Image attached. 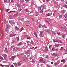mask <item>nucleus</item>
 Masks as SVG:
<instances>
[{"mask_svg":"<svg viewBox=\"0 0 67 67\" xmlns=\"http://www.w3.org/2000/svg\"><path fill=\"white\" fill-rule=\"evenodd\" d=\"M15 35H17V34H14V33L12 34L9 35V37H13L15 36Z\"/></svg>","mask_w":67,"mask_h":67,"instance_id":"f257e3e1","label":"nucleus"},{"mask_svg":"<svg viewBox=\"0 0 67 67\" xmlns=\"http://www.w3.org/2000/svg\"><path fill=\"white\" fill-rule=\"evenodd\" d=\"M44 8V7L43 6H41V7L38 8V10H43Z\"/></svg>","mask_w":67,"mask_h":67,"instance_id":"f03ea898","label":"nucleus"},{"mask_svg":"<svg viewBox=\"0 0 67 67\" xmlns=\"http://www.w3.org/2000/svg\"><path fill=\"white\" fill-rule=\"evenodd\" d=\"M3 56H4V59L5 60H7V57L8 56L6 54H3Z\"/></svg>","mask_w":67,"mask_h":67,"instance_id":"7ed1b4c3","label":"nucleus"},{"mask_svg":"<svg viewBox=\"0 0 67 67\" xmlns=\"http://www.w3.org/2000/svg\"><path fill=\"white\" fill-rule=\"evenodd\" d=\"M44 52H47L48 51V48H47V47L46 46L45 47V49L43 51Z\"/></svg>","mask_w":67,"mask_h":67,"instance_id":"20e7f679","label":"nucleus"},{"mask_svg":"<svg viewBox=\"0 0 67 67\" xmlns=\"http://www.w3.org/2000/svg\"><path fill=\"white\" fill-rule=\"evenodd\" d=\"M62 29L63 30H64V31H65L66 32H67V28H66L64 27H62Z\"/></svg>","mask_w":67,"mask_h":67,"instance_id":"39448f33","label":"nucleus"},{"mask_svg":"<svg viewBox=\"0 0 67 67\" xmlns=\"http://www.w3.org/2000/svg\"><path fill=\"white\" fill-rule=\"evenodd\" d=\"M43 32L42 31H40V35L41 36V37H43V36H44V35H43Z\"/></svg>","mask_w":67,"mask_h":67,"instance_id":"423d86ee","label":"nucleus"},{"mask_svg":"<svg viewBox=\"0 0 67 67\" xmlns=\"http://www.w3.org/2000/svg\"><path fill=\"white\" fill-rule=\"evenodd\" d=\"M9 23H10V24H11L12 25H14V24H15L14 22H13L12 21H9Z\"/></svg>","mask_w":67,"mask_h":67,"instance_id":"0eeeda50","label":"nucleus"},{"mask_svg":"<svg viewBox=\"0 0 67 67\" xmlns=\"http://www.w3.org/2000/svg\"><path fill=\"white\" fill-rule=\"evenodd\" d=\"M64 18H65V20H67V13H66L64 15Z\"/></svg>","mask_w":67,"mask_h":67,"instance_id":"6e6552de","label":"nucleus"},{"mask_svg":"<svg viewBox=\"0 0 67 67\" xmlns=\"http://www.w3.org/2000/svg\"><path fill=\"white\" fill-rule=\"evenodd\" d=\"M26 37H27V39H28V40H31V37H30L27 35L26 36Z\"/></svg>","mask_w":67,"mask_h":67,"instance_id":"1a4fd4ad","label":"nucleus"},{"mask_svg":"<svg viewBox=\"0 0 67 67\" xmlns=\"http://www.w3.org/2000/svg\"><path fill=\"white\" fill-rule=\"evenodd\" d=\"M52 55L53 56H54V57H57V54H55V53H54Z\"/></svg>","mask_w":67,"mask_h":67,"instance_id":"9d476101","label":"nucleus"},{"mask_svg":"<svg viewBox=\"0 0 67 67\" xmlns=\"http://www.w3.org/2000/svg\"><path fill=\"white\" fill-rule=\"evenodd\" d=\"M59 46V44H56L54 45V46H55L56 47H58Z\"/></svg>","mask_w":67,"mask_h":67,"instance_id":"9b49d317","label":"nucleus"},{"mask_svg":"<svg viewBox=\"0 0 67 67\" xmlns=\"http://www.w3.org/2000/svg\"><path fill=\"white\" fill-rule=\"evenodd\" d=\"M18 15V14L16 13L13 15V17H15V16H17V15Z\"/></svg>","mask_w":67,"mask_h":67,"instance_id":"f8f14e48","label":"nucleus"},{"mask_svg":"<svg viewBox=\"0 0 67 67\" xmlns=\"http://www.w3.org/2000/svg\"><path fill=\"white\" fill-rule=\"evenodd\" d=\"M46 15L47 16H50V15H52V14L51 13H49L47 14Z\"/></svg>","mask_w":67,"mask_h":67,"instance_id":"ddd939ff","label":"nucleus"},{"mask_svg":"<svg viewBox=\"0 0 67 67\" xmlns=\"http://www.w3.org/2000/svg\"><path fill=\"white\" fill-rule=\"evenodd\" d=\"M15 56H13L11 57V59L12 60H13L14 58H15Z\"/></svg>","mask_w":67,"mask_h":67,"instance_id":"4468645a","label":"nucleus"},{"mask_svg":"<svg viewBox=\"0 0 67 67\" xmlns=\"http://www.w3.org/2000/svg\"><path fill=\"white\" fill-rule=\"evenodd\" d=\"M9 18L10 19V20H12V19H13V18H12V16L11 15H10L9 16Z\"/></svg>","mask_w":67,"mask_h":67,"instance_id":"2eb2a0df","label":"nucleus"},{"mask_svg":"<svg viewBox=\"0 0 67 67\" xmlns=\"http://www.w3.org/2000/svg\"><path fill=\"white\" fill-rule=\"evenodd\" d=\"M26 58L24 57L23 58V60L24 62H26Z\"/></svg>","mask_w":67,"mask_h":67,"instance_id":"dca6fc26","label":"nucleus"},{"mask_svg":"<svg viewBox=\"0 0 67 67\" xmlns=\"http://www.w3.org/2000/svg\"><path fill=\"white\" fill-rule=\"evenodd\" d=\"M23 44V43H22V42H20L19 43H18V45H22Z\"/></svg>","mask_w":67,"mask_h":67,"instance_id":"f3484780","label":"nucleus"},{"mask_svg":"<svg viewBox=\"0 0 67 67\" xmlns=\"http://www.w3.org/2000/svg\"><path fill=\"white\" fill-rule=\"evenodd\" d=\"M61 62L64 63V62H66V60L64 59L62 60L61 61Z\"/></svg>","mask_w":67,"mask_h":67,"instance_id":"a211bd4d","label":"nucleus"},{"mask_svg":"<svg viewBox=\"0 0 67 67\" xmlns=\"http://www.w3.org/2000/svg\"><path fill=\"white\" fill-rule=\"evenodd\" d=\"M62 37L63 38H66V36H65V35L64 34L63 35Z\"/></svg>","mask_w":67,"mask_h":67,"instance_id":"6ab92c4d","label":"nucleus"},{"mask_svg":"<svg viewBox=\"0 0 67 67\" xmlns=\"http://www.w3.org/2000/svg\"><path fill=\"white\" fill-rule=\"evenodd\" d=\"M31 5H32V6H33V5H34V2L32 1L31 3Z\"/></svg>","mask_w":67,"mask_h":67,"instance_id":"aec40b11","label":"nucleus"},{"mask_svg":"<svg viewBox=\"0 0 67 67\" xmlns=\"http://www.w3.org/2000/svg\"><path fill=\"white\" fill-rule=\"evenodd\" d=\"M52 33L53 34H54V35H56V33L54 31H52Z\"/></svg>","mask_w":67,"mask_h":67,"instance_id":"412c9836","label":"nucleus"},{"mask_svg":"<svg viewBox=\"0 0 67 67\" xmlns=\"http://www.w3.org/2000/svg\"><path fill=\"white\" fill-rule=\"evenodd\" d=\"M34 35H35V36H36V37H37V34H36V32H34Z\"/></svg>","mask_w":67,"mask_h":67,"instance_id":"4be33fe9","label":"nucleus"},{"mask_svg":"<svg viewBox=\"0 0 67 67\" xmlns=\"http://www.w3.org/2000/svg\"><path fill=\"white\" fill-rule=\"evenodd\" d=\"M53 42H57V43H58V40L55 41L54 40H53Z\"/></svg>","mask_w":67,"mask_h":67,"instance_id":"5701e85b","label":"nucleus"},{"mask_svg":"<svg viewBox=\"0 0 67 67\" xmlns=\"http://www.w3.org/2000/svg\"><path fill=\"white\" fill-rule=\"evenodd\" d=\"M5 31L7 33H8V32H9V30L7 29H5Z\"/></svg>","mask_w":67,"mask_h":67,"instance_id":"b1692460","label":"nucleus"},{"mask_svg":"<svg viewBox=\"0 0 67 67\" xmlns=\"http://www.w3.org/2000/svg\"><path fill=\"white\" fill-rule=\"evenodd\" d=\"M55 6L56 7H59V5L56 3L55 4Z\"/></svg>","mask_w":67,"mask_h":67,"instance_id":"393cba45","label":"nucleus"},{"mask_svg":"<svg viewBox=\"0 0 67 67\" xmlns=\"http://www.w3.org/2000/svg\"><path fill=\"white\" fill-rule=\"evenodd\" d=\"M42 63H45V60H42Z\"/></svg>","mask_w":67,"mask_h":67,"instance_id":"a878e982","label":"nucleus"},{"mask_svg":"<svg viewBox=\"0 0 67 67\" xmlns=\"http://www.w3.org/2000/svg\"><path fill=\"white\" fill-rule=\"evenodd\" d=\"M2 62L3 63H6V61L4 60H2Z\"/></svg>","mask_w":67,"mask_h":67,"instance_id":"bb28decb","label":"nucleus"},{"mask_svg":"<svg viewBox=\"0 0 67 67\" xmlns=\"http://www.w3.org/2000/svg\"><path fill=\"white\" fill-rule=\"evenodd\" d=\"M23 63V61H20L19 62L20 64H22Z\"/></svg>","mask_w":67,"mask_h":67,"instance_id":"cd10ccee","label":"nucleus"},{"mask_svg":"<svg viewBox=\"0 0 67 67\" xmlns=\"http://www.w3.org/2000/svg\"><path fill=\"white\" fill-rule=\"evenodd\" d=\"M53 2L54 4H56V2L55 1H53Z\"/></svg>","mask_w":67,"mask_h":67,"instance_id":"c85d7f7f","label":"nucleus"},{"mask_svg":"<svg viewBox=\"0 0 67 67\" xmlns=\"http://www.w3.org/2000/svg\"><path fill=\"white\" fill-rule=\"evenodd\" d=\"M41 26H42V25L40 24L38 26L39 28H41Z\"/></svg>","mask_w":67,"mask_h":67,"instance_id":"c756f323","label":"nucleus"},{"mask_svg":"<svg viewBox=\"0 0 67 67\" xmlns=\"http://www.w3.org/2000/svg\"><path fill=\"white\" fill-rule=\"evenodd\" d=\"M16 49L17 50V51H20V48H16Z\"/></svg>","mask_w":67,"mask_h":67,"instance_id":"7c9ffc66","label":"nucleus"},{"mask_svg":"<svg viewBox=\"0 0 67 67\" xmlns=\"http://www.w3.org/2000/svg\"><path fill=\"white\" fill-rule=\"evenodd\" d=\"M42 60H43V59H41L40 60V61L41 63H42Z\"/></svg>","mask_w":67,"mask_h":67,"instance_id":"2f4dec72","label":"nucleus"},{"mask_svg":"<svg viewBox=\"0 0 67 67\" xmlns=\"http://www.w3.org/2000/svg\"><path fill=\"white\" fill-rule=\"evenodd\" d=\"M47 33L48 34L50 33V31L49 30H47Z\"/></svg>","mask_w":67,"mask_h":67,"instance_id":"473e14b6","label":"nucleus"},{"mask_svg":"<svg viewBox=\"0 0 67 67\" xmlns=\"http://www.w3.org/2000/svg\"><path fill=\"white\" fill-rule=\"evenodd\" d=\"M58 64H59V63L57 62V63H55L54 64V65H58Z\"/></svg>","mask_w":67,"mask_h":67,"instance_id":"72a5a7b5","label":"nucleus"},{"mask_svg":"<svg viewBox=\"0 0 67 67\" xmlns=\"http://www.w3.org/2000/svg\"><path fill=\"white\" fill-rule=\"evenodd\" d=\"M15 11H11L9 12V13H11V12H15Z\"/></svg>","mask_w":67,"mask_h":67,"instance_id":"f704fd0d","label":"nucleus"},{"mask_svg":"<svg viewBox=\"0 0 67 67\" xmlns=\"http://www.w3.org/2000/svg\"><path fill=\"white\" fill-rule=\"evenodd\" d=\"M63 49H64V47H61L60 49V50L62 51V50H63Z\"/></svg>","mask_w":67,"mask_h":67,"instance_id":"c9c22d12","label":"nucleus"},{"mask_svg":"<svg viewBox=\"0 0 67 67\" xmlns=\"http://www.w3.org/2000/svg\"><path fill=\"white\" fill-rule=\"evenodd\" d=\"M52 45H51L49 46V48L50 49H51V47H52Z\"/></svg>","mask_w":67,"mask_h":67,"instance_id":"e433bc0d","label":"nucleus"},{"mask_svg":"<svg viewBox=\"0 0 67 67\" xmlns=\"http://www.w3.org/2000/svg\"><path fill=\"white\" fill-rule=\"evenodd\" d=\"M47 67H52L51 66H50L49 65H47Z\"/></svg>","mask_w":67,"mask_h":67,"instance_id":"4c0bfd02","label":"nucleus"},{"mask_svg":"<svg viewBox=\"0 0 67 67\" xmlns=\"http://www.w3.org/2000/svg\"><path fill=\"white\" fill-rule=\"evenodd\" d=\"M22 30H23V27H22L21 28V32Z\"/></svg>","mask_w":67,"mask_h":67,"instance_id":"58836bf2","label":"nucleus"},{"mask_svg":"<svg viewBox=\"0 0 67 67\" xmlns=\"http://www.w3.org/2000/svg\"><path fill=\"white\" fill-rule=\"evenodd\" d=\"M12 41H13V43H16V42H15V41L14 40H13Z\"/></svg>","mask_w":67,"mask_h":67,"instance_id":"ea45409f","label":"nucleus"},{"mask_svg":"<svg viewBox=\"0 0 67 67\" xmlns=\"http://www.w3.org/2000/svg\"><path fill=\"white\" fill-rule=\"evenodd\" d=\"M17 5L18 6V7H19L20 8H21V7L20 5H19V4H17Z\"/></svg>","mask_w":67,"mask_h":67,"instance_id":"a19ab883","label":"nucleus"},{"mask_svg":"<svg viewBox=\"0 0 67 67\" xmlns=\"http://www.w3.org/2000/svg\"><path fill=\"white\" fill-rule=\"evenodd\" d=\"M9 67H14V66H13V65L12 64Z\"/></svg>","mask_w":67,"mask_h":67,"instance_id":"79ce46f5","label":"nucleus"},{"mask_svg":"<svg viewBox=\"0 0 67 67\" xmlns=\"http://www.w3.org/2000/svg\"><path fill=\"white\" fill-rule=\"evenodd\" d=\"M8 26L7 25H6V29H8Z\"/></svg>","mask_w":67,"mask_h":67,"instance_id":"37998d69","label":"nucleus"},{"mask_svg":"<svg viewBox=\"0 0 67 67\" xmlns=\"http://www.w3.org/2000/svg\"><path fill=\"white\" fill-rule=\"evenodd\" d=\"M5 52L7 54H8L9 53V51H6Z\"/></svg>","mask_w":67,"mask_h":67,"instance_id":"c03bdc74","label":"nucleus"},{"mask_svg":"<svg viewBox=\"0 0 67 67\" xmlns=\"http://www.w3.org/2000/svg\"><path fill=\"white\" fill-rule=\"evenodd\" d=\"M62 15H60L59 16V18H62Z\"/></svg>","mask_w":67,"mask_h":67,"instance_id":"a18cd8bd","label":"nucleus"},{"mask_svg":"<svg viewBox=\"0 0 67 67\" xmlns=\"http://www.w3.org/2000/svg\"><path fill=\"white\" fill-rule=\"evenodd\" d=\"M4 23H7V21L5 20H4Z\"/></svg>","mask_w":67,"mask_h":67,"instance_id":"49530a36","label":"nucleus"},{"mask_svg":"<svg viewBox=\"0 0 67 67\" xmlns=\"http://www.w3.org/2000/svg\"><path fill=\"white\" fill-rule=\"evenodd\" d=\"M0 66H1V67H4V65H2V64H0Z\"/></svg>","mask_w":67,"mask_h":67,"instance_id":"de8ad7c7","label":"nucleus"},{"mask_svg":"<svg viewBox=\"0 0 67 67\" xmlns=\"http://www.w3.org/2000/svg\"><path fill=\"white\" fill-rule=\"evenodd\" d=\"M0 59H3V57H0Z\"/></svg>","mask_w":67,"mask_h":67,"instance_id":"09e8293b","label":"nucleus"},{"mask_svg":"<svg viewBox=\"0 0 67 67\" xmlns=\"http://www.w3.org/2000/svg\"><path fill=\"white\" fill-rule=\"evenodd\" d=\"M27 23H28V24H30V23H31V22H30V21H27Z\"/></svg>","mask_w":67,"mask_h":67,"instance_id":"8fccbe9b","label":"nucleus"},{"mask_svg":"<svg viewBox=\"0 0 67 67\" xmlns=\"http://www.w3.org/2000/svg\"><path fill=\"white\" fill-rule=\"evenodd\" d=\"M18 52V50H17V49H15V53H16V52Z\"/></svg>","mask_w":67,"mask_h":67,"instance_id":"3c124183","label":"nucleus"},{"mask_svg":"<svg viewBox=\"0 0 67 67\" xmlns=\"http://www.w3.org/2000/svg\"><path fill=\"white\" fill-rule=\"evenodd\" d=\"M40 12L41 13H43V10H41L40 11Z\"/></svg>","mask_w":67,"mask_h":67,"instance_id":"603ef678","label":"nucleus"},{"mask_svg":"<svg viewBox=\"0 0 67 67\" xmlns=\"http://www.w3.org/2000/svg\"><path fill=\"white\" fill-rule=\"evenodd\" d=\"M17 55L18 57H19L20 56V54H17Z\"/></svg>","mask_w":67,"mask_h":67,"instance_id":"864d4df0","label":"nucleus"},{"mask_svg":"<svg viewBox=\"0 0 67 67\" xmlns=\"http://www.w3.org/2000/svg\"><path fill=\"white\" fill-rule=\"evenodd\" d=\"M4 1L5 2H6L7 3L8 1H7V0H4Z\"/></svg>","mask_w":67,"mask_h":67,"instance_id":"5fc2aeb1","label":"nucleus"},{"mask_svg":"<svg viewBox=\"0 0 67 67\" xmlns=\"http://www.w3.org/2000/svg\"><path fill=\"white\" fill-rule=\"evenodd\" d=\"M24 18H23L21 19V21L23 22V21H24Z\"/></svg>","mask_w":67,"mask_h":67,"instance_id":"6e6d98bb","label":"nucleus"},{"mask_svg":"<svg viewBox=\"0 0 67 67\" xmlns=\"http://www.w3.org/2000/svg\"><path fill=\"white\" fill-rule=\"evenodd\" d=\"M17 40L18 41H19V38L17 37Z\"/></svg>","mask_w":67,"mask_h":67,"instance_id":"4d7b16f0","label":"nucleus"},{"mask_svg":"<svg viewBox=\"0 0 67 67\" xmlns=\"http://www.w3.org/2000/svg\"><path fill=\"white\" fill-rule=\"evenodd\" d=\"M52 50L53 51H54V50H55V49L54 48H52Z\"/></svg>","mask_w":67,"mask_h":67,"instance_id":"13d9d810","label":"nucleus"},{"mask_svg":"<svg viewBox=\"0 0 67 67\" xmlns=\"http://www.w3.org/2000/svg\"><path fill=\"white\" fill-rule=\"evenodd\" d=\"M57 34H58V35H60V34L58 33V32H57Z\"/></svg>","mask_w":67,"mask_h":67,"instance_id":"bf43d9fd","label":"nucleus"},{"mask_svg":"<svg viewBox=\"0 0 67 67\" xmlns=\"http://www.w3.org/2000/svg\"><path fill=\"white\" fill-rule=\"evenodd\" d=\"M45 58H48V56L47 55H46V56Z\"/></svg>","mask_w":67,"mask_h":67,"instance_id":"052dcab7","label":"nucleus"},{"mask_svg":"<svg viewBox=\"0 0 67 67\" xmlns=\"http://www.w3.org/2000/svg\"><path fill=\"white\" fill-rule=\"evenodd\" d=\"M25 11L26 12H29V10L28 9H26Z\"/></svg>","mask_w":67,"mask_h":67,"instance_id":"680f3d73","label":"nucleus"},{"mask_svg":"<svg viewBox=\"0 0 67 67\" xmlns=\"http://www.w3.org/2000/svg\"><path fill=\"white\" fill-rule=\"evenodd\" d=\"M9 10H10V9H7L6 10V11H7V12H8V11H9Z\"/></svg>","mask_w":67,"mask_h":67,"instance_id":"e2e57ef3","label":"nucleus"},{"mask_svg":"<svg viewBox=\"0 0 67 67\" xmlns=\"http://www.w3.org/2000/svg\"><path fill=\"white\" fill-rule=\"evenodd\" d=\"M30 51L29 50H27L26 51V53H29L30 52Z\"/></svg>","mask_w":67,"mask_h":67,"instance_id":"0e129e2a","label":"nucleus"},{"mask_svg":"<svg viewBox=\"0 0 67 67\" xmlns=\"http://www.w3.org/2000/svg\"><path fill=\"white\" fill-rule=\"evenodd\" d=\"M58 42H59V43H62V41H58Z\"/></svg>","mask_w":67,"mask_h":67,"instance_id":"69168bd1","label":"nucleus"},{"mask_svg":"<svg viewBox=\"0 0 67 67\" xmlns=\"http://www.w3.org/2000/svg\"><path fill=\"white\" fill-rule=\"evenodd\" d=\"M21 2H24V0H21Z\"/></svg>","mask_w":67,"mask_h":67,"instance_id":"338daca9","label":"nucleus"},{"mask_svg":"<svg viewBox=\"0 0 67 67\" xmlns=\"http://www.w3.org/2000/svg\"><path fill=\"white\" fill-rule=\"evenodd\" d=\"M6 66L7 67H9V65H6Z\"/></svg>","mask_w":67,"mask_h":67,"instance_id":"774afa93","label":"nucleus"}]
</instances>
